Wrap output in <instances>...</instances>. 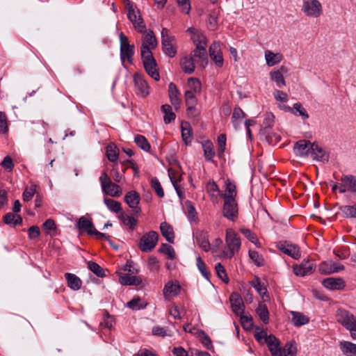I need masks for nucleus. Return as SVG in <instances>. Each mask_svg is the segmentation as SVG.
I'll return each mask as SVG.
<instances>
[{"mask_svg":"<svg viewBox=\"0 0 356 356\" xmlns=\"http://www.w3.org/2000/svg\"><path fill=\"white\" fill-rule=\"evenodd\" d=\"M140 200V195L136 191H131L127 192L124 197V201L131 209L134 210L136 209V213L140 211V209L138 208Z\"/></svg>","mask_w":356,"mask_h":356,"instance_id":"obj_20","label":"nucleus"},{"mask_svg":"<svg viewBox=\"0 0 356 356\" xmlns=\"http://www.w3.org/2000/svg\"><path fill=\"white\" fill-rule=\"evenodd\" d=\"M65 277L67 282V286L73 291H78L81 289L82 281L81 279L73 273H66Z\"/></svg>","mask_w":356,"mask_h":356,"instance_id":"obj_29","label":"nucleus"},{"mask_svg":"<svg viewBox=\"0 0 356 356\" xmlns=\"http://www.w3.org/2000/svg\"><path fill=\"white\" fill-rule=\"evenodd\" d=\"M301 11L308 17L318 18L323 14V6L318 0H303Z\"/></svg>","mask_w":356,"mask_h":356,"instance_id":"obj_8","label":"nucleus"},{"mask_svg":"<svg viewBox=\"0 0 356 356\" xmlns=\"http://www.w3.org/2000/svg\"><path fill=\"white\" fill-rule=\"evenodd\" d=\"M187 86L188 89L186 91H191L192 93L199 94L202 90V84L197 78L191 77L188 79Z\"/></svg>","mask_w":356,"mask_h":356,"instance_id":"obj_40","label":"nucleus"},{"mask_svg":"<svg viewBox=\"0 0 356 356\" xmlns=\"http://www.w3.org/2000/svg\"><path fill=\"white\" fill-rule=\"evenodd\" d=\"M209 56L218 67L223 66L224 60L219 42H213L209 49Z\"/></svg>","mask_w":356,"mask_h":356,"instance_id":"obj_17","label":"nucleus"},{"mask_svg":"<svg viewBox=\"0 0 356 356\" xmlns=\"http://www.w3.org/2000/svg\"><path fill=\"white\" fill-rule=\"evenodd\" d=\"M76 227L79 229L86 231L90 235H92V232L95 229L92 220L85 216H81L79 219Z\"/></svg>","mask_w":356,"mask_h":356,"instance_id":"obj_31","label":"nucleus"},{"mask_svg":"<svg viewBox=\"0 0 356 356\" xmlns=\"http://www.w3.org/2000/svg\"><path fill=\"white\" fill-rule=\"evenodd\" d=\"M249 257L257 266H261L264 265V259L257 251L250 250Z\"/></svg>","mask_w":356,"mask_h":356,"instance_id":"obj_59","label":"nucleus"},{"mask_svg":"<svg viewBox=\"0 0 356 356\" xmlns=\"http://www.w3.org/2000/svg\"><path fill=\"white\" fill-rule=\"evenodd\" d=\"M254 337L256 340L259 343H263V341L265 342L267 344L268 348H269L270 338L275 337L273 334L268 335L266 331L257 329L254 333Z\"/></svg>","mask_w":356,"mask_h":356,"instance_id":"obj_43","label":"nucleus"},{"mask_svg":"<svg viewBox=\"0 0 356 356\" xmlns=\"http://www.w3.org/2000/svg\"><path fill=\"white\" fill-rule=\"evenodd\" d=\"M204 155L207 161H212L215 155L213 144L210 141H206L202 144Z\"/></svg>","mask_w":356,"mask_h":356,"instance_id":"obj_45","label":"nucleus"},{"mask_svg":"<svg viewBox=\"0 0 356 356\" xmlns=\"http://www.w3.org/2000/svg\"><path fill=\"white\" fill-rule=\"evenodd\" d=\"M35 192L36 190L35 186H31V187L26 188L22 195L23 200L24 202H29L32 199Z\"/></svg>","mask_w":356,"mask_h":356,"instance_id":"obj_61","label":"nucleus"},{"mask_svg":"<svg viewBox=\"0 0 356 356\" xmlns=\"http://www.w3.org/2000/svg\"><path fill=\"white\" fill-rule=\"evenodd\" d=\"M146 305L141 302L139 298H134L127 303V307L134 310H138L145 308Z\"/></svg>","mask_w":356,"mask_h":356,"instance_id":"obj_55","label":"nucleus"},{"mask_svg":"<svg viewBox=\"0 0 356 356\" xmlns=\"http://www.w3.org/2000/svg\"><path fill=\"white\" fill-rule=\"evenodd\" d=\"M157 44V40L153 31H145L142 38L140 54H144L146 51L152 54V51L156 47Z\"/></svg>","mask_w":356,"mask_h":356,"instance_id":"obj_12","label":"nucleus"},{"mask_svg":"<svg viewBox=\"0 0 356 356\" xmlns=\"http://www.w3.org/2000/svg\"><path fill=\"white\" fill-rule=\"evenodd\" d=\"M134 81L136 93L141 97H147L149 94V88L144 76L140 74H135Z\"/></svg>","mask_w":356,"mask_h":356,"instance_id":"obj_15","label":"nucleus"},{"mask_svg":"<svg viewBox=\"0 0 356 356\" xmlns=\"http://www.w3.org/2000/svg\"><path fill=\"white\" fill-rule=\"evenodd\" d=\"M338 181H331L330 186L333 192L339 193H350L356 195V176L353 175H342L340 178H336Z\"/></svg>","mask_w":356,"mask_h":356,"instance_id":"obj_1","label":"nucleus"},{"mask_svg":"<svg viewBox=\"0 0 356 356\" xmlns=\"http://www.w3.org/2000/svg\"><path fill=\"white\" fill-rule=\"evenodd\" d=\"M285 70L284 66H282L279 70H273L269 73L270 79L274 81L278 88H282L286 86V82L282 74V71Z\"/></svg>","mask_w":356,"mask_h":356,"instance_id":"obj_28","label":"nucleus"},{"mask_svg":"<svg viewBox=\"0 0 356 356\" xmlns=\"http://www.w3.org/2000/svg\"><path fill=\"white\" fill-rule=\"evenodd\" d=\"M339 210L344 217L356 218V203L353 205L341 206Z\"/></svg>","mask_w":356,"mask_h":356,"instance_id":"obj_42","label":"nucleus"},{"mask_svg":"<svg viewBox=\"0 0 356 356\" xmlns=\"http://www.w3.org/2000/svg\"><path fill=\"white\" fill-rule=\"evenodd\" d=\"M256 311L260 319L264 323H268L269 319V313L267 307L264 304H259Z\"/></svg>","mask_w":356,"mask_h":356,"instance_id":"obj_48","label":"nucleus"},{"mask_svg":"<svg viewBox=\"0 0 356 356\" xmlns=\"http://www.w3.org/2000/svg\"><path fill=\"white\" fill-rule=\"evenodd\" d=\"M134 142L143 150H144L145 152L149 151L150 145L145 136H143L142 135H139V134L135 136Z\"/></svg>","mask_w":356,"mask_h":356,"instance_id":"obj_47","label":"nucleus"},{"mask_svg":"<svg viewBox=\"0 0 356 356\" xmlns=\"http://www.w3.org/2000/svg\"><path fill=\"white\" fill-rule=\"evenodd\" d=\"M180 291V286L168 282L164 286L163 296L165 298L173 297L179 294Z\"/></svg>","mask_w":356,"mask_h":356,"instance_id":"obj_35","label":"nucleus"},{"mask_svg":"<svg viewBox=\"0 0 356 356\" xmlns=\"http://www.w3.org/2000/svg\"><path fill=\"white\" fill-rule=\"evenodd\" d=\"M207 46H197L192 51L191 56L195 62L202 68H204L208 63Z\"/></svg>","mask_w":356,"mask_h":356,"instance_id":"obj_18","label":"nucleus"},{"mask_svg":"<svg viewBox=\"0 0 356 356\" xmlns=\"http://www.w3.org/2000/svg\"><path fill=\"white\" fill-rule=\"evenodd\" d=\"M120 41L121 60L124 61L127 59L129 63H131L134 55V45L129 44L128 38L122 33L120 34Z\"/></svg>","mask_w":356,"mask_h":356,"instance_id":"obj_11","label":"nucleus"},{"mask_svg":"<svg viewBox=\"0 0 356 356\" xmlns=\"http://www.w3.org/2000/svg\"><path fill=\"white\" fill-rule=\"evenodd\" d=\"M337 321L350 332L353 339L356 340V320L349 312L339 309L337 312Z\"/></svg>","mask_w":356,"mask_h":356,"instance_id":"obj_5","label":"nucleus"},{"mask_svg":"<svg viewBox=\"0 0 356 356\" xmlns=\"http://www.w3.org/2000/svg\"><path fill=\"white\" fill-rule=\"evenodd\" d=\"M225 243L227 249L222 252V257L230 259L238 253L241 245L238 234L232 229H226Z\"/></svg>","mask_w":356,"mask_h":356,"instance_id":"obj_3","label":"nucleus"},{"mask_svg":"<svg viewBox=\"0 0 356 356\" xmlns=\"http://www.w3.org/2000/svg\"><path fill=\"white\" fill-rule=\"evenodd\" d=\"M196 240L200 247L204 251L208 252L211 249L210 243L205 234H200L197 236Z\"/></svg>","mask_w":356,"mask_h":356,"instance_id":"obj_50","label":"nucleus"},{"mask_svg":"<svg viewBox=\"0 0 356 356\" xmlns=\"http://www.w3.org/2000/svg\"><path fill=\"white\" fill-rule=\"evenodd\" d=\"M196 95L195 93H192L191 91H186L185 92V101L186 104L188 106L187 111H192L193 110H196V105L197 103V99L196 97Z\"/></svg>","mask_w":356,"mask_h":356,"instance_id":"obj_39","label":"nucleus"},{"mask_svg":"<svg viewBox=\"0 0 356 356\" xmlns=\"http://www.w3.org/2000/svg\"><path fill=\"white\" fill-rule=\"evenodd\" d=\"M318 271L323 275L333 273V263L322 262L318 266Z\"/></svg>","mask_w":356,"mask_h":356,"instance_id":"obj_57","label":"nucleus"},{"mask_svg":"<svg viewBox=\"0 0 356 356\" xmlns=\"http://www.w3.org/2000/svg\"><path fill=\"white\" fill-rule=\"evenodd\" d=\"M313 143L306 140H301L296 143L294 152L297 156L305 157L310 154Z\"/></svg>","mask_w":356,"mask_h":356,"instance_id":"obj_19","label":"nucleus"},{"mask_svg":"<svg viewBox=\"0 0 356 356\" xmlns=\"http://www.w3.org/2000/svg\"><path fill=\"white\" fill-rule=\"evenodd\" d=\"M176 3L180 11L186 15H188L191 10L190 0H176Z\"/></svg>","mask_w":356,"mask_h":356,"instance_id":"obj_53","label":"nucleus"},{"mask_svg":"<svg viewBox=\"0 0 356 356\" xmlns=\"http://www.w3.org/2000/svg\"><path fill=\"white\" fill-rule=\"evenodd\" d=\"M160 231L162 236L166 239V241L170 243H174L175 234L172 227L167 223L163 222L160 225Z\"/></svg>","mask_w":356,"mask_h":356,"instance_id":"obj_30","label":"nucleus"},{"mask_svg":"<svg viewBox=\"0 0 356 356\" xmlns=\"http://www.w3.org/2000/svg\"><path fill=\"white\" fill-rule=\"evenodd\" d=\"M206 189H207V191L208 192V193H209V195L212 197L217 198L218 196L220 195V194H221V192H220L218 185L214 181L208 182L206 186Z\"/></svg>","mask_w":356,"mask_h":356,"instance_id":"obj_49","label":"nucleus"},{"mask_svg":"<svg viewBox=\"0 0 356 356\" xmlns=\"http://www.w3.org/2000/svg\"><path fill=\"white\" fill-rule=\"evenodd\" d=\"M181 137L186 145H188L193 140L192 129L188 122L183 121L181 124Z\"/></svg>","mask_w":356,"mask_h":356,"instance_id":"obj_33","label":"nucleus"},{"mask_svg":"<svg viewBox=\"0 0 356 356\" xmlns=\"http://www.w3.org/2000/svg\"><path fill=\"white\" fill-rule=\"evenodd\" d=\"M340 348L342 353L346 356H355L356 355V344L350 341H341Z\"/></svg>","mask_w":356,"mask_h":356,"instance_id":"obj_36","label":"nucleus"},{"mask_svg":"<svg viewBox=\"0 0 356 356\" xmlns=\"http://www.w3.org/2000/svg\"><path fill=\"white\" fill-rule=\"evenodd\" d=\"M120 282L122 285L138 286L142 283V279L138 276L125 275L120 277Z\"/></svg>","mask_w":356,"mask_h":356,"instance_id":"obj_38","label":"nucleus"},{"mask_svg":"<svg viewBox=\"0 0 356 356\" xmlns=\"http://www.w3.org/2000/svg\"><path fill=\"white\" fill-rule=\"evenodd\" d=\"M229 300L232 312L236 315H241L244 312V304L241 296L237 293H232Z\"/></svg>","mask_w":356,"mask_h":356,"instance_id":"obj_22","label":"nucleus"},{"mask_svg":"<svg viewBox=\"0 0 356 356\" xmlns=\"http://www.w3.org/2000/svg\"><path fill=\"white\" fill-rule=\"evenodd\" d=\"M148 268L151 271L157 272L160 268V265L158 259L155 257H150L147 261Z\"/></svg>","mask_w":356,"mask_h":356,"instance_id":"obj_62","label":"nucleus"},{"mask_svg":"<svg viewBox=\"0 0 356 356\" xmlns=\"http://www.w3.org/2000/svg\"><path fill=\"white\" fill-rule=\"evenodd\" d=\"M264 56L268 67H273L280 63L283 59V55L281 53H274L270 50H266Z\"/></svg>","mask_w":356,"mask_h":356,"instance_id":"obj_27","label":"nucleus"},{"mask_svg":"<svg viewBox=\"0 0 356 356\" xmlns=\"http://www.w3.org/2000/svg\"><path fill=\"white\" fill-rule=\"evenodd\" d=\"M252 286L257 291L259 296L264 298L267 294V289L264 284L261 282L258 277H255L251 281Z\"/></svg>","mask_w":356,"mask_h":356,"instance_id":"obj_44","label":"nucleus"},{"mask_svg":"<svg viewBox=\"0 0 356 356\" xmlns=\"http://www.w3.org/2000/svg\"><path fill=\"white\" fill-rule=\"evenodd\" d=\"M106 156L111 162H117L118 159V149L113 144L106 147Z\"/></svg>","mask_w":356,"mask_h":356,"instance_id":"obj_46","label":"nucleus"},{"mask_svg":"<svg viewBox=\"0 0 356 356\" xmlns=\"http://www.w3.org/2000/svg\"><path fill=\"white\" fill-rule=\"evenodd\" d=\"M3 221L6 224L14 227L20 225L22 222V219L19 215L8 213L4 216Z\"/></svg>","mask_w":356,"mask_h":356,"instance_id":"obj_41","label":"nucleus"},{"mask_svg":"<svg viewBox=\"0 0 356 356\" xmlns=\"http://www.w3.org/2000/svg\"><path fill=\"white\" fill-rule=\"evenodd\" d=\"M195 60L192 56L183 57L180 63L182 70L186 74H192L195 68Z\"/></svg>","mask_w":356,"mask_h":356,"instance_id":"obj_32","label":"nucleus"},{"mask_svg":"<svg viewBox=\"0 0 356 356\" xmlns=\"http://www.w3.org/2000/svg\"><path fill=\"white\" fill-rule=\"evenodd\" d=\"M88 267L98 277H102L105 275L104 269L98 264L94 261H88Z\"/></svg>","mask_w":356,"mask_h":356,"instance_id":"obj_52","label":"nucleus"},{"mask_svg":"<svg viewBox=\"0 0 356 356\" xmlns=\"http://www.w3.org/2000/svg\"><path fill=\"white\" fill-rule=\"evenodd\" d=\"M159 234L155 231H150L145 234L139 242V248L143 252L152 251L157 244Z\"/></svg>","mask_w":356,"mask_h":356,"instance_id":"obj_9","label":"nucleus"},{"mask_svg":"<svg viewBox=\"0 0 356 356\" xmlns=\"http://www.w3.org/2000/svg\"><path fill=\"white\" fill-rule=\"evenodd\" d=\"M215 269L218 277L222 280L225 283L229 282V277L227 275L226 270L224 266L218 263L216 264Z\"/></svg>","mask_w":356,"mask_h":356,"instance_id":"obj_54","label":"nucleus"},{"mask_svg":"<svg viewBox=\"0 0 356 356\" xmlns=\"http://www.w3.org/2000/svg\"><path fill=\"white\" fill-rule=\"evenodd\" d=\"M7 131L8 123L6 113H0V134H6Z\"/></svg>","mask_w":356,"mask_h":356,"instance_id":"obj_63","label":"nucleus"},{"mask_svg":"<svg viewBox=\"0 0 356 356\" xmlns=\"http://www.w3.org/2000/svg\"><path fill=\"white\" fill-rule=\"evenodd\" d=\"M269 351L272 356H294L297 353L296 343L290 341L280 347V342L277 337H271L269 340Z\"/></svg>","mask_w":356,"mask_h":356,"instance_id":"obj_2","label":"nucleus"},{"mask_svg":"<svg viewBox=\"0 0 356 356\" xmlns=\"http://www.w3.org/2000/svg\"><path fill=\"white\" fill-rule=\"evenodd\" d=\"M324 287L330 290H340L345 286L343 279L339 277H328L322 281Z\"/></svg>","mask_w":356,"mask_h":356,"instance_id":"obj_24","label":"nucleus"},{"mask_svg":"<svg viewBox=\"0 0 356 356\" xmlns=\"http://www.w3.org/2000/svg\"><path fill=\"white\" fill-rule=\"evenodd\" d=\"M99 179L104 194L113 197H118L122 194L121 187L113 182L106 172L102 173Z\"/></svg>","mask_w":356,"mask_h":356,"instance_id":"obj_6","label":"nucleus"},{"mask_svg":"<svg viewBox=\"0 0 356 356\" xmlns=\"http://www.w3.org/2000/svg\"><path fill=\"white\" fill-rule=\"evenodd\" d=\"M168 95L172 105L175 110H177L179 105L181 102V94L177 86L172 82L168 85Z\"/></svg>","mask_w":356,"mask_h":356,"instance_id":"obj_23","label":"nucleus"},{"mask_svg":"<svg viewBox=\"0 0 356 356\" xmlns=\"http://www.w3.org/2000/svg\"><path fill=\"white\" fill-rule=\"evenodd\" d=\"M197 261V266L199 270L200 271L202 276L206 278L207 280L209 279L210 273L207 269L206 264L203 261V260L200 257H197L196 259Z\"/></svg>","mask_w":356,"mask_h":356,"instance_id":"obj_56","label":"nucleus"},{"mask_svg":"<svg viewBox=\"0 0 356 356\" xmlns=\"http://www.w3.org/2000/svg\"><path fill=\"white\" fill-rule=\"evenodd\" d=\"M161 47L164 54L174 58L177 53V39L167 28H163L161 32Z\"/></svg>","mask_w":356,"mask_h":356,"instance_id":"obj_4","label":"nucleus"},{"mask_svg":"<svg viewBox=\"0 0 356 356\" xmlns=\"http://www.w3.org/2000/svg\"><path fill=\"white\" fill-rule=\"evenodd\" d=\"M291 322L296 327L306 325L309 321V318L301 312L291 311Z\"/></svg>","mask_w":356,"mask_h":356,"instance_id":"obj_34","label":"nucleus"},{"mask_svg":"<svg viewBox=\"0 0 356 356\" xmlns=\"http://www.w3.org/2000/svg\"><path fill=\"white\" fill-rule=\"evenodd\" d=\"M236 195L237 191L235 184L230 180H227L225 181V193H221L220 196L224 200H236Z\"/></svg>","mask_w":356,"mask_h":356,"instance_id":"obj_26","label":"nucleus"},{"mask_svg":"<svg viewBox=\"0 0 356 356\" xmlns=\"http://www.w3.org/2000/svg\"><path fill=\"white\" fill-rule=\"evenodd\" d=\"M104 203L111 212L119 213L122 211V204L118 201L111 198L105 197L104 199Z\"/></svg>","mask_w":356,"mask_h":356,"instance_id":"obj_37","label":"nucleus"},{"mask_svg":"<svg viewBox=\"0 0 356 356\" xmlns=\"http://www.w3.org/2000/svg\"><path fill=\"white\" fill-rule=\"evenodd\" d=\"M311 156L314 160L321 162H327L329 160V154L319 145L314 143L310 152Z\"/></svg>","mask_w":356,"mask_h":356,"instance_id":"obj_21","label":"nucleus"},{"mask_svg":"<svg viewBox=\"0 0 356 356\" xmlns=\"http://www.w3.org/2000/svg\"><path fill=\"white\" fill-rule=\"evenodd\" d=\"M141 57L144 68L147 73L153 79L159 81L160 79V76L156 69L157 65L155 59L153 57V54H149L146 51L145 54H141Z\"/></svg>","mask_w":356,"mask_h":356,"instance_id":"obj_10","label":"nucleus"},{"mask_svg":"<svg viewBox=\"0 0 356 356\" xmlns=\"http://www.w3.org/2000/svg\"><path fill=\"white\" fill-rule=\"evenodd\" d=\"M277 247L284 254L294 259H299L301 257L300 248L295 244L287 241H280L277 243Z\"/></svg>","mask_w":356,"mask_h":356,"instance_id":"obj_14","label":"nucleus"},{"mask_svg":"<svg viewBox=\"0 0 356 356\" xmlns=\"http://www.w3.org/2000/svg\"><path fill=\"white\" fill-rule=\"evenodd\" d=\"M160 252L165 254L168 259H173L175 257V252L174 248L166 243H163L159 248Z\"/></svg>","mask_w":356,"mask_h":356,"instance_id":"obj_51","label":"nucleus"},{"mask_svg":"<svg viewBox=\"0 0 356 356\" xmlns=\"http://www.w3.org/2000/svg\"><path fill=\"white\" fill-rule=\"evenodd\" d=\"M241 233L252 243L256 244L258 241L256 235L248 229H241Z\"/></svg>","mask_w":356,"mask_h":356,"instance_id":"obj_64","label":"nucleus"},{"mask_svg":"<svg viewBox=\"0 0 356 356\" xmlns=\"http://www.w3.org/2000/svg\"><path fill=\"white\" fill-rule=\"evenodd\" d=\"M218 154L219 157L223 154L225 147H226V136L225 134H220L218 137Z\"/></svg>","mask_w":356,"mask_h":356,"instance_id":"obj_58","label":"nucleus"},{"mask_svg":"<svg viewBox=\"0 0 356 356\" xmlns=\"http://www.w3.org/2000/svg\"><path fill=\"white\" fill-rule=\"evenodd\" d=\"M222 213L224 217L235 221L238 217V204L236 200H224Z\"/></svg>","mask_w":356,"mask_h":356,"instance_id":"obj_16","label":"nucleus"},{"mask_svg":"<svg viewBox=\"0 0 356 356\" xmlns=\"http://www.w3.org/2000/svg\"><path fill=\"white\" fill-rule=\"evenodd\" d=\"M316 266L314 261L304 259L300 264L293 266V273L298 276H305L312 274Z\"/></svg>","mask_w":356,"mask_h":356,"instance_id":"obj_13","label":"nucleus"},{"mask_svg":"<svg viewBox=\"0 0 356 356\" xmlns=\"http://www.w3.org/2000/svg\"><path fill=\"white\" fill-rule=\"evenodd\" d=\"M152 187L154 189L159 197L164 196V192L159 181L156 178H153L151 181Z\"/></svg>","mask_w":356,"mask_h":356,"instance_id":"obj_60","label":"nucleus"},{"mask_svg":"<svg viewBox=\"0 0 356 356\" xmlns=\"http://www.w3.org/2000/svg\"><path fill=\"white\" fill-rule=\"evenodd\" d=\"M187 32L191 34V38L195 47L207 46V38L200 31L191 27L187 29Z\"/></svg>","mask_w":356,"mask_h":356,"instance_id":"obj_25","label":"nucleus"},{"mask_svg":"<svg viewBox=\"0 0 356 356\" xmlns=\"http://www.w3.org/2000/svg\"><path fill=\"white\" fill-rule=\"evenodd\" d=\"M124 1L127 2L129 19L131 22L136 30L139 33H144L146 26L140 14V11L134 6L129 0Z\"/></svg>","mask_w":356,"mask_h":356,"instance_id":"obj_7","label":"nucleus"}]
</instances>
